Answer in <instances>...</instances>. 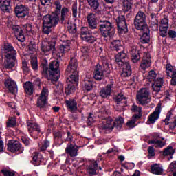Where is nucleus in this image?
I'll list each match as a JSON object with an SVG mask.
<instances>
[{"mask_svg":"<svg viewBox=\"0 0 176 176\" xmlns=\"http://www.w3.org/2000/svg\"><path fill=\"white\" fill-rule=\"evenodd\" d=\"M56 43H57L56 38H52L48 43H43L41 46V51L45 56H49L50 52H52V54H56L58 58H61L65 53H68L71 50V41L69 40L62 41L57 51L56 50Z\"/></svg>","mask_w":176,"mask_h":176,"instance_id":"f257e3e1","label":"nucleus"},{"mask_svg":"<svg viewBox=\"0 0 176 176\" xmlns=\"http://www.w3.org/2000/svg\"><path fill=\"white\" fill-rule=\"evenodd\" d=\"M66 75L69 76V78H67V87L65 89V94L67 96L72 94L75 91V85H78L79 82V72H78V60L75 58H72L69 65L65 72Z\"/></svg>","mask_w":176,"mask_h":176,"instance_id":"f03ea898","label":"nucleus"},{"mask_svg":"<svg viewBox=\"0 0 176 176\" xmlns=\"http://www.w3.org/2000/svg\"><path fill=\"white\" fill-rule=\"evenodd\" d=\"M134 25L135 28L142 33L140 42L142 43H149L151 39L149 34L151 31L149 30L148 24H146V15H145L144 12L139 11L138 12L134 19Z\"/></svg>","mask_w":176,"mask_h":176,"instance_id":"7ed1b4c3","label":"nucleus"},{"mask_svg":"<svg viewBox=\"0 0 176 176\" xmlns=\"http://www.w3.org/2000/svg\"><path fill=\"white\" fill-rule=\"evenodd\" d=\"M42 75L43 76H50V80L52 83H56L60 78V62L54 60L47 66V63H42Z\"/></svg>","mask_w":176,"mask_h":176,"instance_id":"20e7f679","label":"nucleus"},{"mask_svg":"<svg viewBox=\"0 0 176 176\" xmlns=\"http://www.w3.org/2000/svg\"><path fill=\"white\" fill-rule=\"evenodd\" d=\"M90 9L94 12L87 15V23L91 30H97V18L96 15L102 16V10L100 9V2L98 0H87Z\"/></svg>","mask_w":176,"mask_h":176,"instance_id":"39448f33","label":"nucleus"},{"mask_svg":"<svg viewBox=\"0 0 176 176\" xmlns=\"http://www.w3.org/2000/svg\"><path fill=\"white\" fill-rule=\"evenodd\" d=\"M116 63H117L120 67H122V76L126 78L131 75V66H130V63L127 61V54L123 52H119L118 54L116 56Z\"/></svg>","mask_w":176,"mask_h":176,"instance_id":"423d86ee","label":"nucleus"},{"mask_svg":"<svg viewBox=\"0 0 176 176\" xmlns=\"http://www.w3.org/2000/svg\"><path fill=\"white\" fill-rule=\"evenodd\" d=\"M98 116L99 119H101L98 124V127L100 131H102V130H108V129H112V122H113V120L112 118L109 117L107 109L104 108L101 109Z\"/></svg>","mask_w":176,"mask_h":176,"instance_id":"0eeeda50","label":"nucleus"},{"mask_svg":"<svg viewBox=\"0 0 176 176\" xmlns=\"http://www.w3.org/2000/svg\"><path fill=\"white\" fill-rule=\"evenodd\" d=\"M58 24V16L47 14L43 18V31L44 34L49 35L52 32V27H56Z\"/></svg>","mask_w":176,"mask_h":176,"instance_id":"6e6552de","label":"nucleus"},{"mask_svg":"<svg viewBox=\"0 0 176 176\" xmlns=\"http://www.w3.org/2000/svg\"><path fill=\"white\" fill-rule=\"evenodd\" d=\"M150 94L148 88H141L136 94L137 103L142 107L148 105L152 101Z\"/></svg>","mask_w":176,"mask_h":176,"instance_id":"1a4fd4ad","label":"nucleus"},{"mask_svg":"<svg viewBox=\"0 0 176 176\" xmlns=\"http://www.w3.org/2000/svg\"><path fill=\"white\" fill-rule=\"evenodd\" d=\"M101 24L100 25L99 30L102 36L104 38L111 37L115 34V30L112 26V23L109 21H100Z\"/></svg>","mask_w":176,"mask_h":176,"instance_id":"9d476101","label":"nucleus"},{"mask_svg":"<svg viewBox=\"0 0 176 176\" xmlns=\"http://www.w3.org/2000/svg\"><path fill=\"white\" fill-rule=\"evenodd\" d=\"M14 12L16 17L19 19H24V17L30 14V8L28 6L19 3L15 6Z\"/></svg>","mask_w":176,"mask_h":176,"instance_id":"9b49d317","label":"nucleus"},{"mask_svg":"<svg viewBox=\"0 0 176 176\" xmlns=\"http://www.w3.org/2000/svg\"><path fill=\"white\" fill-rule=\"evenodd\" d=\"M98 170H102V168L100 166V160H91L88 162L87 173L89 175H97V171Z\"/></svg>","mask_w":176,"mask_h":176,"instance_id":"f8f14e48","label":"nucleus"},{"mask_svg":"<svg viewBox=\"0 0 176 176\" xmlns=\"http://www.w3.org/2000/svg\"><path fill=\"white\" fill-rule=\"evenodd\" d=\"M47 97H49V89L43 87L40 96L37 99L36 104L38 108L42 109L47 104Z\"/></svg>","mask_w":176,"mask_h":176,"instance_id":"ddd939ff","label":"nucleus"},{"mask_svg":"<svg viewBox=\"0 0 176 176\" xmlns=\"http://www.w3.org/2000/svg\"><path fill=\"white\" fill-rule=\"evenodd\" d=\"M27 127L28 132L30 133L32 137L34 138H38V135H41L42 134V131H41V126L36 122H31L28 121Z\"/></svg>","mask_w":176,"mask_h":176,"instance_id":"4468645a","label":"nucleus"},{"mask_svg":"<svg viewBox=\"0 0 176 176\" xmlns=\"http://www.w3.org/2000/svg\"><path fill=\"white\" fill-rule=\"evenodd\" d=\"M8 151L12 153H23L24 152V147L20 144V142L14 140H11L8 143Z\"/></svg>","mask_w":176,"mask_h":176,"instance_id":"2eb2a0df","label":"nucleus"},{"mask_svg":"<svg viewBox=\"0 0 176 176\" xmlns=\"http://www.w3.org/2000/svg\"><path fill=\"white\" fill-rule=\"evenodd\" d=\"M119 34H126L128 32L127 23L124 15H119L116 19Z\"/></svg>","mask_w":176,"mask_h":176,"instance_id":"dca6fc26","label":"nucleus"},{"mask_svg":"<svg viewBox=\"0 0 176 176\" xmlns=\"http://www.w3.org/2000/svg\"><path fill=\"white\" fill-rule=\"evenodd\" d=\"M87 30L88 28L87 27H82L81 28L80 38L82 41H85L88 43H94L96 41H97V38L91 35Z\"/></svg>","mask_w":176,"mask_h":176,"instance_id":"f3484780","label":"nucleus"},{"mask_svg":"<svg viewBox=\"0 0 176 176\" xmlns=\"http://www.w3.org/2000/svg\"><path fill=\"white\" fill-rule=\"evenodd\" d=\"M99 74H104L105 72V76H109V74H111V70L109 69V65L107 62H103L102 65L98 63L94 69V72Z\"/></svg>","mask_w":176,"mask_h":176,"instance_id":"a211bd4d","label":"nucleus"},{"mask_svg":"<svg viewBox=\"0 0 176 176\" xmlns=\"http://www.w3.org/2000/svg\"><path fill=\"white\" fill-rule=\"evenodd\" d=\"M17 63V56H10V54L6 55V60L3 63V67L6 69H12L14 67Z\"/></svg>","mask_w":176,"mask_h":176,"instance_id":"6ab92c4d","label":"nucleus"},{"mask_svg":"<svg viewBox=\"0 0 176 176\" xmlns=\"http://www.w3.org/2000/svg\"><path fill=\"white\" fill-rule=\"evenodd\" d=\"M12 30L13 31V34L16 39L19 42H24L25 41V36H24V31L21 29V27L19 25H13L12 27Z\"/></svg>","mask_w":176,"mask_h":176,"instance_id":"aec40b11","label":"nucleus"},{"mask_svg":"<svg viewBox=\"0 0 176 176\" xmlns=\"http://www.w3.org/2000/svg\"><path fill=\"white\" fill-rule=\"evenodd\" d=\"M80 148V146L70 143L67 144L65 152L67 155H69L70 157H76L78 155Z\"/></svg>","mask_w":176,"mask_h":176,"instance_id":"412c9836","label":"nucleus"},{"mask_svg":"<svg viewBox=\"0 0 176 176\" xmlns=\"http://www.w3.org/2000/svg\"><path fill=\"white\" fill-rule=\"evenodd\" d=\"M152 64V60L151 59L150 54H144L140 63V69L142 71H145L146 69L149 68Z\"/></svg>","mask_w":176,"mask_h":176,"instance_id":"4be33fe9","label":"nucleus"},{"mask_svg":"<svg viewBox=\"0 0 176 176\" xmlns=\"http://www.w3.org/2000/svg\"><path fill=\"white\" fill-rule=\"evenodd\" d=\"M97 83L91 78H85L82 82V89L85 91H91L93 90V88L97 87Z\"/></svg>","mask_w":176,"mask_h":176,"instance_id":"5701e85b","label":"nucleus"},{"mask_svg":"<svg viewBox=\"0 0 176 176\" xmlns=\"http://www.w3.org/2000/svg\"><path fill=\"white\" fill-rule=\"evenodd\" d=\"M3 54L6 56L10 55V57L17 56V52L14 50L13 45L9 43H5L3 48Z\"/></svg>","mask_w":176,"mask_h":176,"instance_id":"b1692460","label":"nucleus"},{"mask_svg":"<svg viewBox=\"0 0 176 176\" xmlns=\"http://www.w3.org/2000/svg\"><path fill=\"white\" fill-rule=\"evenodd\" d=\"M32 160L31 161L32 164L33 166H41V163L43 162L44 157L42 153L39 152H34L32 155Z\"/></svg>","mask_w":176,"mask_h":176,"instance_id":"393cba45","label":"nucleus"},{"mask_svg":"<svg viewBox=\"0 0 176 176\" xmlns=\"http://www.w3.org/2000/svg\"><path fill=\"white\" fill-rule=\"evenodd\" d=\"M112 87H113V84H108L105 87L102 88L99 92V95L102 98H108L111 96L112 93Z\"/></svg>","mask_w":176,"mask_h":176,"instance_id":"a878e982","label":"nucleus"},{"mask_svg":"<svg viewBox=\"0 0 176 176\" xmlns=\"http://www.w3.org/2000/svg\"><path fill=\"white\" fill-rule=\"evenodd\" d=\"M4 85L9 90L10 93H16L17 91V84L12 78H8L6 80Z\"/></svg>","mask_w":176,"mask_h":176,"instance_id":"bb28decb","label":"nucleus"},{"mask_svg":"<svg viewBox=\"0 0 176 176\" xmlns=\"http://www.w3.org/2000/svg\"><path fill=\"white\" fill-rule=\"evenodd\" d=\"M60 16L58 17V21H60L61 23V24H64V22L65 21V20L68 19V16H69L68 14L69 13V8H67V7H63L60 12Z\"/></svg>","mask_w":176,"mask_h":176,"instance_id":"cd10ccee","label":"nucleus"},{"mask_svg":"<svg viewBox=\"0 0 176 176\" xmlns=\"http://www.w3.org/2000/svg\"><path fill=\"white\" fill-rule=\"evenodd\" d=\"M113 100L117 104L121 105V107H126V105H127V98L122 94L114 96Z\"/></svg>","mask_w":176,"mask_h":176,"instance_id":"c85d7f7f","label":"nucleus"},{"mask_svg":"<svg viewBox=\"0 0 176 176\" xmlns=\"http://www.w3.org/2000/svg\"><path fill=\"white\" fill-rule=\"evenodd\" d=\"M23 88L25 94L28 96H32L34 94V91H35V89H34V85L30 81L24 82Z\"/></svg>","mask_w":176,"mask_h":176,"instance_id":"c756f323","label":"nucleus"},{"mask_svg":"<svg viewBox=\"0 0 176 176\" xmlns=\"http://www.w3.org/2000/svg\"><path fill=\"white\" fill-rule=\"evenodd\" d=\"M0 9L4 13L10 12V0H0Z\"/></svg>","mask_w":176,"mask_h":176,"instance_id":"7c9ffc66","label":"nucleus"},{"mask_svg":"<svg viewBox=\"0 0 176 176\" xmlns=\"http://www.w3.org/2000/svg\"><path fill=\"white\" fill-rule=\"evenodd\" d=\"M142 116V114H135L132 116V118L131 120L128 121L126 122L127 127H129V129H134L135 127V122L139 120V119Z\"/></svg>","mask_w":176,"mask_h":176,"instance_id":"2f4dec72","label":"nucleus"},{"mask_svg":"<svg viewBox=\"0 0 176 176\" xmlns=\"http://www.w3.org/2000/svg\"><path fill=\"white\" fill-rule=\"evenodd\" d=\"M124 123V119L122 116H119L116 118V121L112 124V128H109L107 130H112L113 127H116V129H120L123 126Z\"/></svg>","mask_w":176,"mask_h":176,"instance_id":"473e14b6","label":"nucleus"},{"mask_svg":"<svg viewBox=\"0 0 176 176\" xmlns=\"http://www.w3.org/2000/svg\"><path fill=\"white\" fill-rule=\"evenodd\" d=\"M147 79L148 80V85L152 87L153 91H155V70H151L148 72V75L147 76Z\"/></svg>","mask_w":176,"mask_h":176,"instance_id":"72a5a7b5","label":"nucleus"},{"mask_svg":"<svg viewBox=\"0 0 176 176\" xmlns=\"http://www.w3.org/2000/svg\"><path fill=\"white\" fill-rule=\"evenodd\" d=\"M65 104L70 111H76V109H78V103L74 99L66 100Z\"/></svg>","mask_w":176,"mask_h":176,"instance_id":"f704fd0d","label":"nucleus"},{"mask_svg":"<svg viewBox=\"0 0 176 176\" xmlns=\"http://www.w3.org/2000/svg\"><path fill=\"white\" fill-rule=\"evenodd\" d=\"M133 8V2L131 0H123L122 10L125 13L130 12Z\"/></svg>","mask_w":176,"mask_h":176,"instance_id":"c9c22d12","label":"nucleus"},{"mask_svg":"<svg viewBox=\"0 0 176 176\" xmlns=\"http://www.w3.org/2000/svg\"><path fill=\"white\" fill-rule=\"evenodd\" d=\"M50 146V141L47 139L44 140L41 144H38V149L40 152H45Z\"/></svg>","mask_w":176,"mask_h":176,"instance_id":"e433bc0d","label":"nucleus"},{"mask_svg":"<svg viewBox=\"0 0 176 176\" xmlns=\"http://www.w3.org/2000/svg\"><path fill=\"white\" fill-rule=\"evenodd\" d=\"M174 148H173V146H168L163 151V156H170V157L168 158V160H171L173 159V155H174Z\"/></svg>","mask_w":176,"mask_h":176,"instance_id":"4c0bfd02","label":"nucleus"},{"mask_svg":"<svg viewBox=\"0 0 176 176\" xmlns=\"http://www.w3.org/2000/svg\"><path fill=\"white\" fill-rule=\"evenodd\" d=\"M155 91L159 93L162 87H163V85L164 83V80L162 78H157L155 81Z\"/></svg>","mask_w":176,"mask_h":176,"instance_id":"58836bf2","label":"nucleus"},{"mask_svg":"<svg viewBox=\"0 0 176 176\" xmlns=\"http://www.w3.org/2000/svg\"><path fill=\"white\" fill-rule=\"evenodd\" d=\"M131 56L133 63H137L140 60V53L137 50L133 48L131 50Z\"/></svg>","mask_w":176,"mask_h":176,"instance_id":"ea45409f","label":"nucleus"},{"mask_svg":"<svg viewBox=\"0 0 176 176\" xmlns=\"http://www.w3.org/2000/svg\"><path fill=\"white\" fill-rule=\"evenodd\" d=\"M72 10V17L74 19V20H76L78 19V3H73L71 7Z\"/></svg>","mask_w":176,"mask_h":176,"instance_id":"a19ab883","label":"nucleus"},{"mask_svg":"<svg viewBox=\"0 0 176 176\" xmlns=\"http://www.w3.org/2000/svg\"><path fill=\"white\" fill-rule=\"evenodd\" d=\"M113 48L116 52H119V50H122L123 46H122V41L120 40H115L112 42Z\"/></svg>","mask_w":176,"mask_h":176,"instance_id":"79ce46f5","label":"nucleus"},{"mask_svg":"<svg viewBox=\"0 0 176 176\" xmlns=\"http://www.w3.org/2000/svg\"><path fill=\"white\" fill-rule=\"evenodd\" d=\"M155 175H163L164 174V170L160 166V164H155Z\"/></svg>","mask_w":176,"mask_h":176,"instance_id":"37998d69","label":"nucleus"},{"mask_svg":"<svg viewBox=\"0 0 176 176\" xmlns=\"http://www.w3.org/2000/svg\"><path fill=\"white\" fill-rule=\"evenodd\" d=\"M30 64L33 70L38 71V58L36 57L31 58Z\"/></svg>","mask_w":176,"mask_h":176,"instance_id":"c03bdc74","label":"nucleus"},{"mask_svg":"<svg viewBox=\"0 0 176 176\" xmlns=\"http://www.w3.org/2000/svg\"><path fill=\"white\" fill-rule=\"evenodd\" d=\"M160 112H162V102H160L155 108V120H157V119H159V116H160Z\"/></svg>","mask_w":176,"mask_h":176,"instance_id":"a18cd8bd","label":"nucleus"},{"mask_svg":"<svg viewBox=\"0 0 176 176\" xmlns=\"http://www.w3.org/2000/svg\"><path fill=\"white\" fill-rule=\"evenodd\" d=\"M54 6H56V10L55 11L56 15L57 17H58V14H60V12L62 10L61 8H63V6L61 5V2L60 1H56L54 3Z\"/></svg>","mask_w":176,"mask_h":176,"instance_id":"49530a36","label":"nucleus"},{"mask_svg":"<svg viewBox=\"0 0 176 176\" xmlns=\"http://www.w3.org/2000/svg\"><path fill=\"white\" fill-rule=\"evenodd\" d=\"M94 78L98 82H101L104 79V73H97L94 72Z\"/></svg>","mask_w":176,"mask_h":176,"instance_id":"de8ad7c7","label":"nucleus"},{"mask_svg":"<svg viewBox=\"0 0 176 176\" xmlns=\"http://www.w3.org/2000/svg\"><path fill=\"white\" fill-rule=\"evenodd\" d=\"M1 173L3 174V176H14V172L6 168H3L1 170Z\"/></svg>","mask_w":176,"mask_h":176,"instance_id":"09e8293b","label":"nucleus"},{"mask_svg":"<svg viewBox=\"0 0 176 176\" xmlns=\"http://www.w3.org/2000/svg\"><path fill=\"white\" fill-rule=\"evenodd\" d=\"M16 123H17L16 117H12L10 118L7 122V127H14V126H16Z\"/></svg>","mask_w":176,"mask_h":176,"instance_id":"8fccbe9b","label":"nucleus"},{"mask_svg":"<svg viewBox=\"0 0 176 176\" xmlns=\"http://www.w3.org/2000/svg\"><path fill=\"white\" fill-rule=\"evenodd\" d=\"M166 68L167 76H171V75L170 74V72H171V74H173V72L175 71L174 70V67H173V65H171V64L170 63L166 64Z\"/></svg>","mask_w":176,"mask_h":176,"instance_id":"3c124183","label":"nucleus"},{"mask_svg":"<svg viewBox=\"0 0 176 176\" xmlns=\"http://www.w3.org/2000/svg\"><path fill=\"white\" fill-rule=\"evenodd\" d=\"M22 69L24 74H28V72H30V67H28V63L26 60L22 61Z\"/></svg>","mask_w":176,"mask_h":176,"instance_id":"603ef678","label":"nucleus"},{"mask_svg":"<svg viewBox=\"0 0 176 176\" xmlns=\"http://www.w3.org/2000/svg\"><path fill=\"white\" fill-rule=\"evenodd\" d=\"M148 155H147L148 159H152L155 157V148L152 146H150L148 148Z\"/></svg>","mask_w":176,"mask_h":176,"instance_id":"864d4df0","label":"nucleus"},{"mask_svg":"<svg viewBox=\"0 0 176 176\" xmlns=\"http://www.w3.org/2000/svg\"><path fill=\"white\" fill-rule=\"evenodd\" d=\"M155 123V111H153L151 114L149 115L146 124H153Z\"/></svg>","mask_w":176,"mask_h":176,"instance_id":"5fc2aeb1","label":"nucleus"},{"mask_svg":"<svg viewBox=\"0 0 176 176\" xmlns=\"http://www.w3.org/2000/svg\"><path fill=\"white\" fill-rule=\"evenodd\" d=\"M168 28H163L160 26V35L163 38L167 36V31Z\"/></svg>","mask_w":176,"mask_h":176,"instance_id":"6e6d98bb","label":"nucleus"},{"mask_svg":"<svg viewBox=\"0 0 176 176\" xmlns=\"http://www.w3.org/2000/svg\"><path fill=\"white\" fill-rule=\"evenodd\" d=\"M160 27H162L164 28H168V19H162L160 21Z\"/></svg>","mask_w":176,"mask_h":176,"instance_id":"4d7b16f0","label":"nucleus"},{"mask_svg":"<svg viewBox=\"0 0 176 176\" xmlns=\"http://www.w3.org/2000/svg\"><path fill=\"white\" fill-rule=\"evenodd\" d=\"M164 145H166V142L160 140H155V148H163Z\"/></svg>","mask_w":176,"mask_h":176,"instance_id":"13d9d810","label":"nucleus"},{"mask_svg":"<svg viewBox=\"0 0 176 176\" xmlns=\"http://www.w3.org/2000/svg\"><path fill=\"white\" fill-rule=\"evenodd\" d=\"M131 110H132L133 112H138L139 115H141V113L142 112V108L136 104L132 105Z\"/></svg>","mask_w":176,"mask_h":176,"instance_id":"bf43d9fd","label":"nucleus"},{"mask_svg":"<svg viewBox=\"0 0 176 176\" xmlns=\"http://www.w3.org/2000/svg\"><path fill=\"white\" fill-rule=\"evenodd\" d=\"M93 123H94V118H93V113H89L87 119V126H91Z\"/></svg>","mask_w":176,"mask_h":176,"instance_id":"052dcab7","label":"nucleus"},{"mask_svg":"<svg viewBox=\"0 0 176 176\" xmlns=\"http://www.w3.org/2000/svg\"><path fill=\"white\" fill-rule=\"evenodd\" d=\"M173 116V110H170L168 112L166 119L163 120L166 126H168V122H170V118Z\"/></svg>","mask_w":176,"mask_h":176,"instance_id":"680f3d73","label":"nucleus"},{"mask_svg":"<svg viewBox=\"0 0 176 176\" xmlns=\"http://www.w3.org/2000/svg\"><path fill=\"white\" fill-rule=\"evenodd\" d=\"M155 3V0H151V2L149 3L148 4V14H150L151 19H153V17H155V14H153V10L152 8V6H151V5H152V3Z\"/></svg>","mask_w":176,"mask_h":176,"instance_id":"e2e57ef3","label":"nucleus"},{"mask_svg":"<svg viewBox=\"0 0 176 176\" xmlns=\"http://www.w3.org/2000/svg\"><path fill=\"white\" fill-rule=\"evenodd\" d=\"M76 24L73 23L71 25V26H69V32L70 34H76Z\"/></svg>","mask_w":176,"mask_h":176,"instance_id":"0e129e2a","label":"nucleus"},{"mask_svg":"<svg viewBox=\"0 0 176 176\" xmlns=\"http://www.w3.org/2000/svg\"><path fill=\"white\" fill-rule=\"evenodd\" d=\"M172 77L170 83L173 86H176V70L173 72V73L170 75Z\"/></svg>","mask_w":176,"mask_h":176,"instance_id":"69168bd1","label":"nucleus"},{"mask_svg":"<svg viewBox=\"0 0 176 176\" xmlns=\"http://www.w3.org/2000/svg\"><path fill=\"white\" fill-rule=\"evenodd\" d=\"M175 120L173 122H168V125H169V129L170 130H174L176 127V116L174 117Z\"/></svg>","mask_w":176,"mask_h":176,"instance_id":"338daca9","label":"nucleus"},{"mask_svg":"<svg viewBox=\"0 0 176 176\" xmlns=\"http://www.w3.org/2000/svg\"><path fill=\"white\" fill-rule=\"evenodd\" d=\"M54 137L56 141H57L58 140H61L63 138V135L61 134V132H60V131L54 132Z\"/></svg>","mask_w":176,"mask_h":176,"instance_id":"774afa93","label":"nucleus"}]
</instances>
